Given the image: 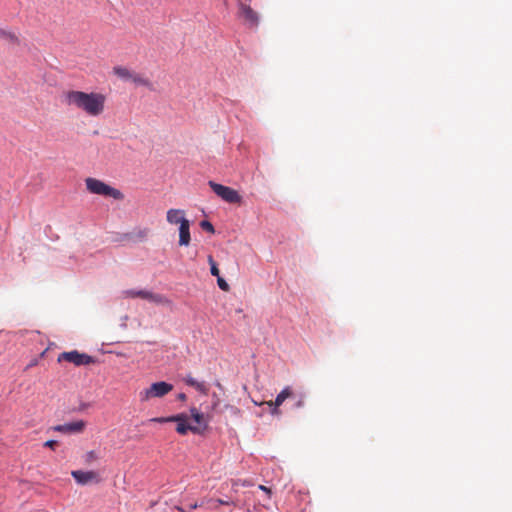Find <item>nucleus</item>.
I'll return each mask as SVG.
<instances>
[{
  "label": "nucleus",
  "mask_w": 512,
  "mask_h": 512,
  "mask_svg": "<svg viewBox=\"0 0 512 512\" xmlns=\"http://www.w3.org/2000/svg\"><path fill=\"white\" fill-rule=\"evenodd\" d=\"M62 97L65 105L90 117H99L106 109L107 96L101 92L67 90Z\"/></svg>",
  "instance_id": "1"
},
{
  "label": "nucleus",
  "mask_w": 512,
  "mask_h": 512,
  "mask_svg": "<svg viewBox=\"0 0 512 512\" xmlns=\"http://www.w3.org/2000/svg\"><path fill=\"white\" fill-rule=\"evenodd\" d=\"M85 185L86 189L92 194L110 197L119 201L124 199V194L119 189H116L99 179L88 177L85 179Z\"/></svg>",
  "instance_id": "2"
},
{
  "label": "nucleus",
  "mask_w": 512,
  "mask_h": 512,
  "mask_svg": "<svg viewBox=\"0 0 512 512\" xmlns=\"http://www.w3.org/2000/svg\"><path fill=\"white\" fill-rule=\"evenodd\" d=\"M113 73L124 81H130L136 86H142L150 91L154 90L153 83L144 74L137 73L123 66H116L113 68Z\"/></svg>",
  "instance_id": "3"
},
{
  "label": "nucleus",
  "mask_w": 512,
  "mask_h": 512,
  "mask_svg": "<svg viewBox=\"0 0 512 512\" xmlns=\"http://www.w3.org/2000/svg\"><path fill=\"white\" fill-rule=\"evenodd\" d=\"M173 390V385L164 381L155 382L147 389L140 391L139 399L147 402L152 398H161Z\"/></svg>",
  "instance_id": "4"
},
{
  "label": "nucleus",
  "mask_w": 512,
  "mask_h": 512,
  "mask_svg": "<svg viewBox=\"0 0 512 512\" xmlns=\"http://www.w3.org/2000/svg\"><path fill=\"white\" fill-rule=\"evenodd\" d=\"M209 187L213 192L228 203H240L242 200L241 195L233 188L218 184L214 181H209Z\"/></svg>",
  "instance_id": "5"
},
{
  "label": "nucleus",
  "mask_w": 512,
  "mask_h": 512,
  "mask_svg": "<svg viewBox=\"0 0 512 512\" xmlns=\"http://www.w3.org/2000/svg\"><path fill=\"white\" fill-rule=\"evenodd\" d=\"M57 361H66L74 364L75 366H87L95 363V360L92 356L85 353H80L77 350L62 352L61 354H59Z\"/></svg>",
  "instance_id": "6"
},
{
  "label": "nucleus",
  "mask_w": 512,
  "mask_h": 512,
  "mask_svg": "<svg viewBox=\"0 0 512 512\" xmlns=\"http://www.w3.org/2000/svg\"><path fill=\"white\" fill-rule=\"evenodd\" d=\"M126 297L141 298L158 305H169L171 302L164 295L156 294L148 290H127L125 291Z\"/></svg>",
  "instance_id": "7"
},
{
  "label": "nucleus",
  "mask_w": 512,
  "mask_h": 512,
  "mask_svg": "<svg viewBox=\"0 0 512 512\" xmlns=\"http://www.w3.org/2000/svg\"><path fill=\"white\" fill-rule=\"evenodd\" d=\"M293 396H294V394H293L291 387L287 386L276 396L275 401H266V402H262L260 404L255 402V404L256 405L266 404L269 407H271L272 415H279L280 414L279 407L283 404V402L286 399L292 398Z\"/></svg>",
  "instance_id": "8"
},
{
  "label": "nucleus",
  "mask_w": 512,
  "mask_h": 512,
  "mask_svg": "<svg viewBox=\"0 0 512 512\" xmlns=\"http://www.w3.org/2000/svg\"><path fill=\"white\" fill-rule=\"evenodd\" d=\"M72 477L79 485H87L90 483H99L101 478L96 471H83V470H73L71 472Z\"/></svg>",
  "instance_id": "9"
},
{
  "label": "nucleus",
  "mask_w": 512,
  "mask_h": 512,
  "mask_svg": "<svg viewBox=\"0 0 512 512\" xmlns=\"http://www.w3.org/2000/svg\"><path fill=\"white\" fill-rule=\"evenodd\" d=\"M239 16L249 27L256 28L259 25V16L249 5L239 4Z\"/></svg>",
  "instance_id": "10"
},
{
  "label": "nucleus",
  "mask_w": 512,
  "mask_h": 512,
  "mask_svg": "<svg viewBox=\"0 0 512 512\" xmlns=\"http://www.w3.org/2000/svg\"><path fill=\"white\" fill-rule=\"evenodd\" d=\"M172 417H179L180 420H172V422H177L176 431L181 434L185 435L188 431L193 432L194 434H201V427H194L193 425L188 424V415L185 413H180L177 415H173Z\"/></svg>",
  "instance_id": "11"
},
{
  "label": "nucleus",
  "mask_w": 512,
  "mask_h": 512,
  "mask_svg": "<svg viewBox=\"0 0 512 512\" xmlns=\"http://www.w3.org/2000/svg\"><path fill=\"white\" fill-rule=\"evenodd\" d=\"M85 422L83 420L61 424L53 427V430L65 434H74V433H80L85 428Z\"/></svg>",
  "instance_id": "12"
},
{
  "label": "nucleus",
  "mask_w": 512,
  "mask_h": 512,
  "mask_svg": "<svg viewBox=\"0 0 512 512\" xmlns=\"http://www.w3.org/2000/svg\"><path fill=\"white\" fill-rule=\"evenodd\" d=\"M166 220L171 225H179L188 221L186 218V213L182 209L171 208L166 213Z\"/></svg>",
  "instance_id": "13"
},
{
  "label": "nucleus",
  "mask_w": 512,
  "mask_h": 512,
  "mask_svg": "<svg viewBox=\"0 0 512 512\" xmlns=\"http://www.w3.org/2000/svg\"><path fill=\"white\" fill-rule=\"evenodd\" d=\"M190 242V221L188 220L179 226V245L187 247L190 245Z\"/></svg>",
  "instance_id": "14"
},
{
  "label": "nucleus",
  "mask_w": 512,
  "mask_h": 512,
  "mask_svg": "<svg viewBox=\"0 0 512 512\" xmlns=\"http://www.w3.org/2000/svg\"><path fill=\"white\" fill-rule=\"evenodd\" d=\"M191 418L196 422V425H193L194 427H201V433L207 429L208 424L205 420L204 414L199 412L196 408H191Z\"/></svg>",
  "instance_id": "15"
},
{
  "label": "nucleus",
  "mask_w": 512,
  "mask_h": 512,
  "mask_svg": "<svg viewBox=\"0 0 512 512\" xmlns=\"http://www.w3.org/2000/svg\"><path fill=\"white\" fill-rule=\"evenodd\" d=\"M185 383L193 388H195L200 393L206 395L208 394V387L203 382L197 381L191 375H187L184 379Z\"/></svg>",
  "instance_id": "16"
},
{
  "label": "nucleus",
  "mask_w": 512,
  "mask_h": 512,
  "mask_svg": "<svg viewBox=\"0 0 512 512\" xmlns=\"http://www.w3.org/2000/svg\"><path fill=\"white\" fill-rule=\"evenodd\" d=\"M0 38L5 41H8L10 43L17 42V40H18L15 33L8 31V30H3V29H0Z\"/></svg>",
  "instance_id": "17"
},
{
  "label": "nucleus",
  "mask_w": 512,
  "mask_h": 512,
  "mask_svg": "<svg viewBox=\"0 0 512 512\" xmlns=\"http://www.w3.org/2000/svg\"><path fill=\"white\" fill-rule=\"evenodd\" d=\"M208 262L210 264V272L213 276L218 277L219 276V269L217 267L216 262L214 261L213 257L210 255L208 256Z\"/></svg>",
  "instance_id": "18"
},
{
  "label": "nucleus",
  "mask_w": 512,
  "mask_h": 512,
  "mask_svg": "<svg viewBox=\"0 0 512 512\" xmlns=\"http://www.w3.org/2000/svg\"><path fill=\"white\" fill-rule=\"evenodd\" d=\"M172 420H180L179 417H172V416H169V417H156V418H151L149 421L150 422H157V423H166V422H172Z\"/></svg>",
  "instance_id": "19"
},
{
  "label": "nucleus",
  "mask_w": 512,
  "mask_h": 512,
  "mask_svg": "<svg viewBox=\"0 0 512 512\" xmlns=\"http://www.w3.org/2000/svg\"><path fill=\"white\" fill-rule=\"evenodd\" d=\"M293 397L296 398V402L294 404L295 408L299 409V408L304 407V405H305V395L304 394L294 395Z\"/></svg>",
  "instance_id": "20"
},
{
  "label": "nucleus",
  "mask_w": 512,
  "mask_h": 512,
  "mask_svg": "<svg viewBox=\"0 0 512 512\" xmlns=\"http://www.w3.org/2000/svg\"><path fill=\"white\" fill-rule=\"evenodd\" d=\"M200 227L203 230H205V231H207V232H209L211 234H213L215 232L213 225L209 221H207V220L201 221L200 222Z\"/></svg>",
  "instance_id": "21"
},
{
  "label": "nucleus",
  "mask_w": 512,
  "mask_h": 512,
  "mask_svg": "<svg viewBox=\"0 0 512 512\" xmlns=\"http://www.w3.org/2000/svg\"><path fill=\"white\" fill-rule=\"evenodd\" d=\"M217 284L219 286V288L223 291H229L230 289V286L228 285V283L220 276L217 277Z\"/></svg>",
  "instance_id": "22"
},
{
  "label": "nucleus",
  "mask_w": 512,
  "mask_h": 512,
  "mask_svg": "<svg viewBox=\"0 0 512 512\" xmlns=\"http://www.w3.org/2000/svg\"><path fill=\"white\" fill-rule=\"evenodd\" d=\"M149 230L147 228L139 229L136 233L137 238L144 240L148 236Z\"/></svg>",
  "instance_id": "23"
},
{
  "label": "nucleus",
  "mask_w": 512,
  "mask_h": 512,
  "mask_svg": "<svg viewBox=\"0 0 512 512\" xmlns=\"http://www.w3.org/2000/svg\"><path fill=\"white\" fill-rule=\"evenodd\" d=\"M98 458L95 451H89L86 453V462L90 463Z\"/></svg>",
  "instance_id": "24"
},
{
  "label": "nucleus",
  "mask_w": 512,
  "mask_h": 512,
  "mask_svg": "<svg viewBox=\"0 0 512 512\" xmlns=\"http://www.w3.org/2000/svg\"><path fill=\"white\" fill-rule=\"evenodd\" d=\"M57 445H58V443H57L56 440H48V441H46L44 443L45 447H49V448H52V449H54Z\"/></svg>",
  "instance_id": "25"
},
{
  "label": "nucleus",
  "mask_w": 512,
  "mask_h": 512,
  "mask_svg": "<svg viewBox=\"0 0 512 512\" xmlns=\"http://www.w3.org/2000/svg\"><path fill=\"white\" fill-rule=\"evenodd\" d=\"M216 503H217L218 505H230V504H234L233 502L226 501V500H223V499H217V500H216Z\"/></svg>",
  "instance_id": "26"
},
{
  "label": "nucleus",
  "mask_w": 512,
  "mask_h": 512,
  "mask_svg": "<svg viewBox=\"0 0 512 512\" xmlns=\"http://www.w3.org/2000/svg\"><path fill=\"white\" fill-rule=\"evenodd\" d=\"M259 489L264 491V492H266L268 494V496L270 497V495H271V489L270 488H268V487H266L264 485H259Z\"/></svg>",
  "instance_id": "27"
},
{
  "label": "nucleus",
  "mask_w": 512,
  "mask_h": 512,
  "mask_svg": "<svg viewBox=\"0 0 512 512\" xmlns=\"http://www.w3.org/2000/svg\"><path fill=\"white\" fill-rule=\"evenodd\" d=\"M178 400L180 401H185L186 400V395L184 393H180L178 396H177Z\"/></svg>",
  "instance_id": "28"
},
{
  "label": "nucleus",
  "mask_w": 512,
  "mask_h": 512,
  "mask_svg": "<svg viewBox=\"0 0 512 512\" xmlns=\"http://www.w3.org/2000/svg\"><path fill=\"white\" fill-rule=\"evenodd\" d=\"M175 509L180 511V512H191L192 511V510H190V508L188 510H185V509H183V508H181L179 506H175Z\"/></svg>",
  "instance_id": "29"
},
{
  "label": "nucleus",
  "mask_w": 512,
  "mask_h": 512,
  "mask_svg": "<svg viewBox=\"0 0 512 512\" xmlns=\"http://www.w3.org/2000/svg\"><path fill=\"white\" fill-rule=\"evenodd\" d=\"M35 365H37V360L31 361L30 364L26 367V369H29L30 367H33Z\"/></svg>",
  "instance_id": "30"
},
{
  "label": "nucleus",
  "mask_w": 512,
  "mask_h": 512,
  "mask_svg": "<svg viewBox=\"0 0 512 512\" xmlns=\"http://www.w3.org/2000/svg\"><path fill=\"white\" fill-rule=\"evenodd\" d=\"M201 506H202V504L194 503L193 505L190 506V510L196 509L197 507H201Z\"/></svg>",
  "instance_id": "31"
}]
</instances>
